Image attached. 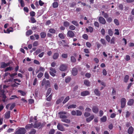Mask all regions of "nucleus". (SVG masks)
Wrapping results in <instances>:
<instances>
[{
  "label": "nucleus",
  "mask_w": 134,
  "mask_h": 134,
  "mask_svg": "<svg viewBox=\"0 0 134 134\" xmlns=\"http://www.w3.org/2000/svg\"><path fill=\"white\" fill-rule=\"evenodd\" d=\"M26 131L24 128L19 129L15 132V134H25Z\"/></svg>",
  "instance_id": "obj_1"
},
{
  "label": "nucleus",
  "mask_w": 134,
  "mask_h": 134,
  "mask_svg": "<svg viewBox=\"0 0 134 134\" xmlns=\"http://www.w3.org/2000/svg\"><path fill=\"white\" fill-rule=\"evenodd\" d=\"M67 113L66 112L64 111H60L58 113V114L60 115L59 118L60 119H64L67 118L68 117L65 115Z\"/></svg>",
  "instance_id": "obj_2"
},
{
  "label": "nucleus",
  "mask_w": 134,
  "mask_h": 134,
  "mask_svg": "<svg viewBox=\"0 0 134 134\" xmlns=\"http://www.w3.org/2000/svg\"><path fill=\"white\" fill-rule=\"evenodd\" d=\"M57 128L59 130L62 131H65V129L62 124L58 123L57 125Z\"/></svg>",
  "instance_id": "obj_3"
},
{
  "label": "nucleus",
  "mask_w": 134,
  "mask_h": 134,
  "mask_svg": "<svg viewBox=\"0 0 134 134\" xmlns=\"http://www.w3.org/2000/svg\"><path fill=\"white\" fill-rule=\"evenodd\" d=\"M121 107L122 108H124L126 104V99L125 98H122L121 99Z\"/></svg>",
  "instance_id": "obj_4"
},
{
  "label": "nucleus",
  "mask_w": 134,
  "mask_h": 134,
  "mask_svg": "<svg viewBox=\"0 0 134 134\" xmlns=\"http://www.w3.org/2000/svg\"><path fill=\"white\" fill-rule=\"evenodd\" d=\"M67 36L68 37L73 38L74 37L75 34L73 31L71 30H69L68 32Z\"/></svg>",
  "instance_id": "obj_5"
},
{
  "label": "nucleus",
  "mask_w": 134,
  "mask_h": 134,
  "mask_svg": "<svg viewBox=\"0 0 134 134\" xmlns=\"http://www.w3.org/2000/svg\"><path fill=\"white\" fill-rule=\"evenodd\" d=\"M45 70V68L41 66H40L38 69L37 68L35 71L36 74L38 73L39 72H43Z\"/></svg>",
  "instance_id": "obj_6"
},
{
  "label": "nucleus",
  "mask_w": 134,
  "mask_h": 134,
  "mask_svg": "<svg viewBox=\"0 0 134 134\" xmlns=\"http://www.w3.org/2000/svg\"><path fill=\"white\" fill-rule=\"evenodd\" d=\"M98 20L100 23L103 24H105L106 23L105 19L101 16H100Z\"/></svg>",
  "instance_id": "obj_7"
},
{
  "label": "nucleus",
  "mask_w": 134,
  "mask_h": 134,
  "mask_svg": "<svg viewBox=\"0 0 134 134\" xmlns=\"http://www.w3.org/2000/svg\"><path fill=\"white\" fill-rule=\"evenodd\" d=\"M67 66L65 64H62L60 65L59 67V69L62 71L66 70V69Z\"/></svg>",
  "instance_id": "obj_8"
},
{
  "label": "nucleus",
  "mask_w": 134,
  "mask_h": 134,
  "mask_svg": "<svg viewBox=\"0 0 134 134\" xmlns=\"http://www.w3.org/2000/svg\"><path fill=\"white\" fill-rule=\"evenodd\" d=\"M92 110L93 113L95 114H97L99 111L98 108L97 106H93L92 108Z\"/></svg>",
  "instance_id": "obj_9"
},
{
  "label": "nucleus",
  "mask_w": 134,
  "mask_h": 134,
  "mask_svg": "<svg viewBox=\"0 0 134 134\" xmlns=\"http://www.w3.org/2000/svg\"><path fill=\"white\" fill-rule=\"evenodd\" d=\"M33 125L34 127L35 128H37L41 125V123L40 122H38L37 121L35 122V123Z\"/></svg>",
  "instance_id": "obj_10"
},
{
  "label": "nucleus",
  "mask_w": 134,
  "mask_h": 134,
  "mask_svg": "<svg viewBox=\"0 0 134 134\" xmlns=\"http://www.w3.org/2000/svg\"><path fill=\"white\" fill-rule=\"evenodd\" d=\"M94 115L93 114L88 118H87L86 119V121L88 123L90 122L94 119Z\"/></svg>",
  "instance_id": "obj_11"
},
{
  "label": "nucleus",
  "mask_w": 134,
  "mask_h": 134,
  "mask_svg": "<svg viewBox=\"0 0 134 134\" xmlns=\"http://www.w3.org/2000/svg\"><path fill=\"white\" fill-rule=\"evenodd\" d=\"M46 83H47V85L48 86L49 84V82L48 80L46 81V79H44L42 81L41 85L43 86L44 85L46 84Z\"/></svg>",
  "instance_id": "obj_12"
},
{
  "label": "nucleus",
  "mask_w": 134,
  "mask_h": 134,
  "mask_svg": "<svg viewBox=\"0 0 134 134\" xmlns=\"http://www.w3.org/2000/svg\"><path fill=\"white\" fill-rule=\"evenodd\" d=\"M90 92L88 91H85L82 92L81 93V95L82 96H85L89 95Z\"/></svg>",
  "instance_id": "obj_13"
},
{
  "label": "nucleus",
  "mask_w": 134,
  "mask_h": 134,
  "mask_svg": "<svg viewBox=\"0 0 134 134\" xmlns=\"http://www.w3.org/2000/svg\"><path fill=\"white\" fill-rule=\"evenodd\" d=\"M72 75L74 76H76L77 73V70L76 68H74L72 70Z\"/></svg>",
  "instance_id": "obj_14"
},
{
  "label": "nucleus",
  "mask_w": 134,
  "mask_h": 134,
  "mask_svg": "<svg viewBox=\"0 0 134 134\" xmlns=\"http://www.w3.org/2000/svg\"><path fill=\"white\" fill-rule=\"evenodd\" d=\"M10 63H5L4 62L2 63L1 65V68H5L6 67L9 66Z\"/></svg>",
  "instance_id": "obj_15"
},
{
  "label": "nucleus",
  "mask_w": 134,
  "mask_h": 134,
  "mask_svg": "<svg viewBox=\"0 0 134 134\" xmlns=\"http://www.w3.org/2000/svg\"><path fill=\"white\" fill-rule=\"evenodd\" d=\"M4 32L5 33L9 34L10 32H12L13 31V29L12 27H10L9 29H8L6 31L5 30H4Z\"/></svg>",
  "instance_id": "obj_16"
},
{
  "label": "nucleus",
  "mask_w": 134,
  "mask_h": 134,
  "mask_svg": "<svg viewBox=\"0 0 134 134\" xmlns=\"http://www.w3.org/2000/svg\"><path fill=\"white\" fill-rule=\"evenodd\" d=\"M10 115V111H8L6 112L5 114V118L6 119L9 118Z\"/></svg>",
  "instance_id": "obj_17"
},
{
  "label": "nucleus",
  "mask_w": 134,
  "mask_h": 134,
  "mask_svg": "<svg viewBox=\"0 0 134 134\" xmlns=\"http://www.w3.org/2000/svg\"><path fill=\"white\" fill-rule=\"evenodd\" d=\"M61 121L63 122H65L68 124H69L70 122V120L66 118L62 119H61Z\"/></svg>",
  "instance_id": "obj_18"
},
{
  "label": "nucleus",
  "mask_w": 134,
  "mask_h": 134,
  "mask_svg": "<svg viewBox=\"0 0 134 134\" xmlns=\"http://www.w3.org/2000/svg\"><path fill=\"white\" fill-rule=\"evenodd\" d=\"M133 131V128L132 126L130 127L128 130V133L129 134H132Z\"/></svg>",
  "instance_id": "obj_19"
},
{
  "label": "nucleus",
  "mask_w": 134,
  "mask_h": 134,
  "mask_svg": "<svg viewBox=\"0 0 134 134\" xmlns=\"http://www.w3.org/2000/svg\"><path fill=\"white\" fill-rule=\"evenodd\" d=\"M100 120L102 122H105L107 120V117L106 116H104L100 119Z\"/></svg>",
  "instance_id": "obj_20"
},
{
  "label": "nucleus",
  "mask_w": 134,
  "mask_h": 134,
  "mask_svg": "<svg viewBox=\"0 0 134 134\" xmlns=\"http://www.w3.org/2000/svg\"><path fill=\"white\" fill-rule=\"evenodd\" d=\"M94 92L96 95L97 96H99L100 95L101 93L97 89H95L94 90Z\"/></svg>",
  "instance_id": "obj_21"
},
{
  "label": "nucleus",
  "mask_w": 134,
  "mask_h": 134,
  "mask_svg": "<svg viewBox=\"0 0 134 134\" xmlns=\"http://www.w3.org/2000/svg\"><path fill=\"white\" fill-rule=\"evenodd\" d=\"M59 56V54L58 53H55L53 54V58L54 59H56L58 58Z\"/></svg>",
  "instance_id": "obj_22"
},
{
  "label": "nucleus",
  "mask_w": 134,
  "mask_h": 134,
  "mask_svg": "<svg viewBox=\"0 0 134 134\" xmlns=\"http://www.w3.org/2000/svg\"><path fill=\"white\" fill-rule=\"evenodd\" d=\"M134 102V100L132 99H130L127 102V105H129L131 106L132 105Z\"/></svg>",
  "instance_id": "obj_23"
},
{
  "label": "nucleus",
  "mask_w": 134,
  "mask_h": 134,
  "mask_svg": "<svg viewBox=\"0 0 134 134\" xmlns=\"http://www.w3.org/2000/svg\"><path fill=\"white\" fill-rule=\"evenodd\" d=\"M33 124L32 123L31 124H27L25 126L26 129L27 130L30 129L33 127Z\"/></svg>",
  "instance_id": "obj_24"
},
{
  "label": "nucleus",
  "mask_w": 134,
  "mask_h": 134,
  "mask_svg": "<svg viewBox=\"0 0 134 134\" xmlns=\"http://www.w3.org/2000/svg\"><path fill=\"white\" fill-rule=\"evenodd\" d=\"M33 33L32 31L30 30L27 31L26 32V35L27 36H29L31 35Z\"/></svg>",
  "instance_id": "obj_25"
},
{
  "label": "nucleus",
  "mask_w": 134,
  "mask_h": 134,
  "mask_svg": "<svg viewBox=\"0 0 134 134\" xmlns=\"http://www.w3.org/2000/svg\"><path fill=\"white\" fill-rule=\"evenodd\" d=\"M77 106V105L76 104H72L68 106V109L70 108H75Z\"/></svg>",
  "instance_id": "obj_26"
},
{
  "label": "nucleus",
  "mask_w": 134,
  "mask_h": 134,
  "mask_svg": "<svg viewBox=\"0 0 134 134\" xmlns=\"http://www.w3.org/2000/svg\"><path fill=\"white\" fill-rule=\"evenodd\" d=\"M64 98L63 97L61 98H60L58 99L57 100L56 102V103L57 104H59L60 103L62 102L63 99Z\"/></svg>",
  "instance_id": "obj_27"
},
{
  "label": "nucleus",
  "mask_w": 134,
  "mask_h": 134,
  "mask_svg": "<svg viewBox=\"0 0 134 134\" xmlns=\"http://www.w3.org/2000/svg\"><path fill=\"white\" fill-rule=\"evenodd\" d=\"M34 119L35 121V122L37 121L36 117L35 116L34 117V119H33V118L32 117H31L30 118V122H34Z\"/></svg>",
  "instance_id": "obj_28"
},
{
  "label": "nucleus",
  "mask_w": 134,
  "mask_h": 134,
  "mask_svg": "<svg viewBox=\"0 0 134 134\" xmlns=\"http://www.w3.org/2000/svg\"><path fill=\"white\" fill-rule=\"evenodd\" d=\"M58 4L57 2H54L53 3V7L54 8H56L58 7Z\"/></svg>",
  "instance_id": "obj_29"
},
{
  "label": "nucleus",
  "mask_w": 134,
  "mask_h": 134,
  "mask_svg": "<svg viewBox=\"0 0 134 134\" xmlns=\"http://www.w3.org/2000/svg\"><path fill=\"white\" fill-rule=\"evenodd\" d=\"M84 84L87 86H89L90 85V83L88 80H85L84 81Z\"/></svg>",
  "instance_id": "obj_30"
},
{
  "label": "nucleus",
  "mask_w": 134,
  "mask_h": 134,
  "mask_svg": "<svg viewBox=\"0 0 134 134\" xmlns=\"http://www.w3.org/2000/svg\"><path fill=\"white\" fill-rule=\"evenodd\" d=\"M18 1L20 3L21 6L22 7H23L25 6V4L23 0H18Z\"/></svg>",
  "instance_id": "obj_31"
},
{
  "label": "nucleus",
  "mask_w": 134,
  "mask_h": 134,
  "mask_svg": "<svg viewBox=\"0 0 134 134\" xmlns=\"http://www.w3.org/2000/svg\"><path fill=\"white\" fill-rule=\"evenodd\" d=\"M36 132L35 130L32 129L29 132V134H35Z\"/></svg>",
  "instance_id": "obj_32"
},
{
  "label": "nucleus",
  "mask_w": 134,
  "mask_h": 134,
  "mask_svg": "<svg viewBox=\"0 0 134 134\" xmlns=\"http://www.w3.org/2000/svg\"><path fill=\"white\" fill-rule=\"evenodd\" d=\"M69 23L66 21H64V25L66 27H68L69 25Z\"/></svg>",
  "instance_id": "obj_33"
},
{
  "label": "nucleus",
  "mask_w": 134,
  "mask_h": 134,
  "mask_svg": "<svg viewBox=\"0 0 134 134\" xmlns=\"http://www.w3.org/2000/svg\"><path fill=\"white\" fill-rule=\"evenodd\" d=\"M70 99V97L69 96H67L64 99L63 102V103L64 104L66 103Z\"/></svg>",
  "instance_id": "obj_34"
},
{
  "label": "nucleus",
  "mask_w": 134,
  "mask_h": 134,
  "mask_svg": "<svg viewBox=\"0 0 134 134\" xmlns=\"http://www.w3.org/2000/svg\"><path fill=\"white\" fill-rule=\"evenodd\" d=\"M41 37L42 38H45L46 36V34L44 32H42L40 33Z\"/></svg>",
  "instance_id": "obj_35"
},
{
  "label": "nucleus",
  "mask_w": 134,
  "mask_h": 134,
  "mask_svg": "<svg viewBox=\"0 0 134 134\" xmlns=\"http://www.w3.org/2000/svg\"><path fill=\"white\" fill-rule=\"evenodd\" d=\"M71 80V78L70 77H67L65 78V82L66 83L69 82Z\"/></svg>",
  "instance_id": "obj_36"
},
{
  "label": "nucleus",
  "mask_w": 134,
  "mask_h": 134,
  "mask_svg": "<svg viewBox=\"0 0 134 134\" xmlns=\"http://www.w3.org/2000/svg\"><path fill=\"white\" fill-rule=\"evenodd\" d=\"M59 36L61 39H63L64 38L65 35L62 33L59 34L58 35Z\"/></svg>",
  "instance_id": "obj_37"
},
{
  "label": "nucleus",
  "mask_w": 134,
  "mask_h": 134,
  "mask_svg": "<svg viewBox=\"0 0 134 134\" xmlns=\"http://www.w3.org/2000/svg\"><path fill=\"white\" fill-rule=\"evenodd\" d=\"M129 79V76L128 75H125L124 78V82L126 83L127 82Z\"/></svg>",
  "instance_id": "obj_38"
},
{
  "label": "nucleus",
  "mask_w": 134,
  "mask_h": 134,
  "mask_svg": "<svg viewBox=\"0 0 134 134\" xmlns=\"http://www.w3.org/2000/svg\"><path fill=\"white\" fill-rule=\"evenodd\" d=\"M76 115L77 116H81L82 114V112L78 110H77L76 111Z\"/></svg>",
  "instance_id": "obj_39"
},
{
  "label": "nucleus",
  "mask_w": 134,
  "mask_h": 134,
  "mask_svg": "<svg viewBox=\"0 0 134 134\" xmlns=\"http://www.w3.org/2000/svg\"><path fill=\"white\" fill-rule=\"evenodd\" d=\"M108 34L110 36H112L113 35V32L111 29H109L108 30Z\"/></svg>",
  "instance_id": "obj_40"
},
{
  "label": "nucleus",
  "mask_w": 134,
  "mask_h": 134,
  "mask_svg": "<svg viewBox=\"0 0 134 134\" xmlns=\"http://www.w3.org/2000/svg\"><path fill=\"white\" fill-rule=\"evenodd\" d=\"M102 13L103 15L105 18H106L108 17V15L107 13H104V11H102Z\"/></svg>",
  "instance_id": "obj_41"
},
{
  "label": "nucleus",
  "mask_w": 134,
  "mask_h": 134,
  "mask_svg": "<svg viewBox=\"0 0 134 134\" xmlns=\"http://www.w3.org/2000/svg\"><path fill=\"white\" fill-rule=\"evenodd\" d=\"M13 69V68L11 67H9L7 68L4 70L5 72H6L8 71H11Z\"/></svg>",
  "instance_id": "obj_42"
},
{
  "label": "nucleus",
  "mask_w": 134,
  "mask_h": 134,
  "mask_svg": "<svg viewBox=\"0 0 134 134\" xmlns=\"http://www.w3.org/2000/svg\"><path fill=\"white\" fill-rule=\"evenodd\" d=\"M49 32L52 34H54L55 33V30L53 29H50L49 31Z\"/></svg>",
  "instance_id": "obj_43"
},
{
  "label": "nucleus",
  "mask_w": 134,
  "mask_h": 134,
  "mask_svg": "<svg viewBox=\"0 0 134 134\" xmlns=\"http://www.w3.org/2000/svg\"><path fill=\"white\" fill-rule=\"evenodd\" d=\"M31 22L32 23H34L36 22V20L35 18L33 17H31L30 18Z\"/></svg>",
  "instance_id": "obj_44"
},
{
  "label": "nucleus",
  "mask_w": 134,
  "mask_h": 134,
  "mask_svg": "<svg viewBox=\"0 0 134 134\" xmlns=\"http://www.w3.org/2000/svg\"><path fill=\"white\" fill-rule=\"evenodd\" d=\"M43 73L42 72H40V73H39L37 75V77L38 78H41L43 76Z\"/></svg>",
  "instance_id": "obj_45"
},
{
  "label": "nucleus",
  "mask_w": 134,
  "mask_h": 134,
  "mask_svg": "<svg viewBox=\"0 0 134 134\" xmlns=\"http://www.w3.org/2000/svg\"><path fill=\"white\" fill-rule=\"evenodd\" d=\"M71 62L74 63L75 62L76 59L74 56H71Z\"/></svg>",
  "instance_id": "obj_46"
},
{
  "label": "nucleus",
  "mask_w": 134,
  "mask_h": 134,
  "mask_svg": "<svg viewBox=\"0 0 134 134\" xmlns=\"http://www.w3.org/2000/svg\"><path fill=\"white\" fill-rule=\"evenodd\" d=\"M51 88H48V90L47 91V93L46 94V97H47L48 96L49 94L51 92Z\"/></svg>",
  "instance_id": "obj_47"
},
{
  "label": "nucleus",
  "mask_w": 134,
  "mask_h": 134,
  "mask_svg": "<svg viewBox=\"0 0 134 134\" xmlns=\"http://www.w3.org/2000/svg\"><path fill=\"white\" fill-rule=\"evenodd\" d=\"M82 37L85 39L87 40L88 38V36L87 34H84L82 35Z\"/></svg>",
  "instance_id": "obj_48"
},
{
  "label": "nucleus",
  "mask_w": 134,
  "mask_h": 134,
  "mask_svg": "<svg viewBox=\"0 0 134 134\" xmlns=\"http://www.w3.org/2000/svg\"><path fill=\"white\" fill-rule=\"evenodd\" d=\"M18 92H19L21 94V95L23 96H24L26 94L25 93V92L21 90H18Z\"/></svg>",
  "instance_id": "obj_49"
},
{
  "label": "nucleus",
  "mask_w": 134,
  "mask_h": 134,
  "mask_svg": "<svg viewBox=\"0 0 134 134\" xmlns=\"http://www.w3.org/2000/svg\"><path fill=\"white\" fill-rule=\"evenodd\" d=\"M72 23L73 24H74V25H75L76 26H79L78 24V23L76 21H72Z\"/></svg>",
  "instance_id": "obj_50"
},
{
  "label": "nucleus",
  "mask_w": 134,
  "mask_h": 134,
  "mask_svg": "<svg viewBox=\"0 0 134 134\" xmlns=\"http://www.w3.org/2000/svg\"><path fill=\"white\" fill-rule=\"evenodd\" d=\"M90 115V113L87 112H85L84 114V116L86 117H87Z\"/></svg>",
  "instance_id": "obj_51"
},
{
  "label": "nucleus",
  "mask_w": 134,
  "mask_h": 134,
  "mask_svg": "<svg viewBox=\"0 0 134 134\" xmlns=\"http://www.w3.org/2000/svg\"><path fill=\"white\" fill-rule=\"evenodd\" d=\"M100 41L104 45H105V46L106 45V43H105V40H104V39L102 38L100 40Z\"/></svg>",
  "instance_id": "obj_52"
},
{
  "label": "nucleus",
  "mask_w": 134,
  "mask_h": 134,
  "mask_svg": "<svg viewBox=\"0 0 134 134\" xmlns=\"http://www.w3.org/2000/svg\"><path fill=\"white\" fill-rule=\"evenodd\" d=\"M38 45V42L37 41H35L33 44V46L34 47L37 46Z\"/></svg>",
  "instance_id": "obj_53"
},
{
  "label": "nucleus",
  "mask_w": 134,
  "mask_h": 134,
  "mask_svg": "<svg viewBox=\"0 0 134 134\" xmlns=\"http://www.w3.org/2000/svg\"><path fill=\"white\" fill-rule=\"evenodd\" d=\"M115 38L113 37H112L111 39V40L110 43L111 44H115Z\"/></svg>",
  "instance_id": "obj_54"
},
{
  "label": "nucleus",
  "mask_w": 134,
  "mask_h": 134,
  "mask_svg": "<svg viewBox=\"0 0 134 134\" xmlns=\"http://www.w3.org/2000/svg\"><path fill=\"white\" fill-rule=\"evenodd\" d=\"M131 114V113L129 112L128 111H127L126 112V118H128Z\"/></svg>",
  "instance_id": "obj_55"
},
{
  "label": "nucleus",
  "mask_w": 134,
  "mask_h": 134,
  "mask_svg": "<svg viewBox=\"0 0 134 134\" xmlns=\"http://www.w3.org/2000/svg\"><path fill=\"white\" fill-rule=\"evenodd\" d=\"M75 29V27L73 25H71L69 26V29L71 30H74Z\"/></svg>",
  "instance_id": "obj_56"
},
{
  "label": "nucleus",
  "mask_w": 134,
  "mask_h": 134,
  "mask_svg": "<svg viewBox=\"0 0 134 134\" xmlns=\"http://www.w3.org/2000/svg\"><path fill=\"white\" fill-rule=\"evenodd\" d=\"M2 86L0 85V93H2V94H3V93L5 91L4 89H2Z\"/></svg>",
  "instance_id": "obj_57"
},
{
  "label": "nucleus",
  "mask_w": 134,
  "mask_h": 134,
  "mask_svg": "<svg viewBox=\"0 0 134 134\" xmlns=\"http://www.w3.org/2000/svg\"><path fill=\"white\" fill-rule=\"evenodd\" d=\"M15 104L14 103H13L12 104L10 108V109L11 110H12L15 106Z\"/></svg>",
  "instance_id": "obj_58"
},
{
  "label": "nucleus",
  "mask_w": 134,
  "mask_h": 134,
  "mask_svg": "<svg viewBox=\"0 0 134 134\" xmlns=\"http://www.w3.org/2000/svg\"><path fill=\"white\" fill-rule=\"evenodd\" d=\"M49 69L50 70V71H51L52 72H54V73H56V70L54 68H53L52 67H51Z\"/></svg>",
  "instance_id": "obj_59"
},
{
  "label": "nucleus",
  "mask_w": 134,
  "mask_h": 134,
  "mask_svg": "<svg viewBox=\"0 0 134 134\" xmlns=\"http://www.w3.org/2000/svg\"><path fill=\"white\" fill-rule=\"evenodd\" d=\"M30 16L33 17L35 15V13L34 11H31L30 12Z\"/></svg>",
  "instance_id": "obj_60"
},
{
  "label": "nucleus",
  "mask_w": 134,
  "mask_h": 134,
  "mask_svg": "<svg viewBox=\"0 0 134 134\" xmlns=\"http://www.w3.org/2000/svg\"><path fill=\"white\" fill-rule=\"evenodd\" d=\"M114 23L117 25H118L119 24V23L118 20L116 19H114Z\"/></svg>",
  "instance_id": "obj_61"
},
{
  "label": "nucleus",
  "mask_w": 134,
  "mask_h": 134,
  "mask_svg": "<svg viewBox=\"0 0 134 134\" xmlns=\"http://www.w3.org/2000/svg\"><path fill=\"white\" fill-rule=\"evenodd\" d=\"M105 38L106 40L108 42H109L110 40V38L109 35H107L105 37Z\"/></svg>",
  "instance_id": "obj_62"
},
{
  "label": "nucleus",
  "mask_w": 134,
  "mask_h": 134,
  "mask_svg": "<svg viewBox=\"0 0 134 134\" xmlns=\"http://www.w3.org/2000/svg\"><path fill=\"white\" fill-rule=\"evenodd\" d=\"M44 77L47 79L49 78V76L47 72H46L44 74Z\"/></svg>",
  "instance_id": "obj_63"
},
{
  "label": "nucleus",
  "mask_w": 134,
  "mask_h": 134,
  "mask_svg": "<svg viewBox=\"0 0 134 134\" xmlns=\"http://www.w3.org/2000/svg\"><path fill=\"white\" fill-rule=\"evenodd\" d=\"M55 131V130L54 129L51 130L49 132V134H53Z\"/></svg>",
  "instance_id": "obj_64"
}]
</instances>
